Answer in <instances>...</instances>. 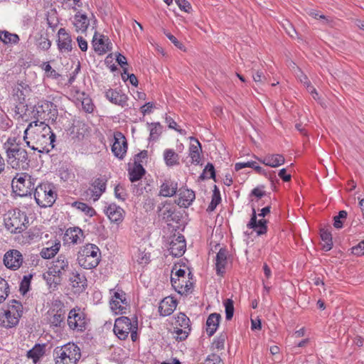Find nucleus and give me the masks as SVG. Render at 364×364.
<instances>
[{"instance_id":"9b49d317","label":"nucleus","mask_w":364,"mask_h":364,"mask_svg":"<svg viewBox=\"0 0 364 364\" xmlns=\"http://www.w3.org/2000/svg\"><path fill=\"white\" fill-rule=\"evenodd\" d=\"M57 46L60 53L63 54L69 53L73 49L75 43L65 28H60L58 31Z\"/></svg>"},{"instance_id":"69168bd1","label":"nucleus","mask_w":364,"mask_h":364,"mask_svg":"<svg viewBox=\"0 0 364 364\" xmlns=\"http://www.w3.org/2000/svg\"><path fill=\"white\" fill-rule=\"evenodd\" d=\"M38 46L42 50H47L51 46V41L46 38H41Z\"/></svg>"},{"instance_id":"4d7b16f0","label":"nucleus","mask_w":364,"mask_h":364,"mask_svg":"<svg viewBox=\"0 0 364 364\" xmlns=\"http://www.w3.org/2000/svg\"><path fill=\"white\" fill-rule=\"evenodd\" d=\"M191 331V328H176L175 331L176 333L178 335L177 339L179 341H184L188 336Z\"/></svg>"},{"instance_id":"79ce46f5","label":"nucleus","mask_w":364,"mask_h":364,"mask_svg":"<svg viewBox=\"0 0 364 364\" xmlns=\"http://www.w3.org/2000/svg\"><path fill=\"white\" fill-rule=\"evenodd\" d=\"M73 206L85 213V215L90 217H92L96 213L93 208L89 206L88 205L82 202H74L73 203Z\"/></svg>"},{"instance_id":"bb28decb","label":"nucleus","mask_w":364,"mask_h":364,"mask_svg":"<svg viewBox=\"0 0 364 364\" xmlns=\"http://www.w3.org/2000/svg\"><path fill=\"white\" fill-rule=\"evenodd\" d=\"M65 237L68 242H72L73 244L80 243L84 238L82 230L77 227L68 229L65 232Z\"/></svg>"},{"instance_id":"9d476101","label":"nucleus","mask_w":364,"mask_h":364,"mask_svg":"<svg viewBox=\"0 0 364 364\" xmlns=\"http://www.w3.org/2000/svg\"><path fill=\"white\" fill-rule=\"evenodd\" d=\"M134 321H132L130 318L126 316H121L115 320L114 326V334L120 339L125 340L134 326Z\"/></svg>"},{"instance_id":"a878e982","label":"nucleus","mask_w":364,"mask_h":364,"mask_svg":"<svg viewBox=\"0 0 364 364\" xmlns=\"http://www.w3.org/2000/svg\"><path fill=\"white\" fill-rule=\"evenodd\" d=\"M19 317L12 314L11 311H6L0 315V326L6 328L16 326L19 322Z\"/></svg>"},{"instance_id":"f03ea898","label":"nucleus","mask_w":364,"mask_h":364,"mask_svg":"<svg viewBox=\"0 0 364 364\" xmlns=\"http://www.w3.org/2000/svg\"><path fill=\"white\" fill-rule=\"evenodd\" d=\"M53 354L56 364H77L81 358L80 348L71 343L56 347Z\"/></svg>"},{"instance_id":"4468645a","label":"nucleus","mask_w":364,"mask_h":364,"mask_svg":"<svg viewBox=\"0 0 364 364\" xmlns=\"http://www.w3.org/2000/svg\"><path fill=\"white\" fill-rule=\"evenodd\" d=\"M107 178L105 176H100L95 178L91 183V187L87 189V194L93 198L94 201L97 200L106 190Z\"/></svg>"},{"instance_id":"a18cd8bd","label":"nucleus","mask_w":364,"mask_h":364,"mask_svg":"<svg viewBox=\"0 0 364 364\" xmlns=\"http://www.w3.org/2000/svg\"><path fill=\"white\" fill-rule=\"evenodd\" d=\"M32 277V274L25 275L21 282L19 290L23 295L28 291Z\"/></svg>"},{"instance_id":"f257e3e1","label":"nucleus","mask_w":364,"mask_h":364,"mask_svg":"<svg viewBox=\"0 0 364 364\" xmlns=\"http://www.w3.org/2000/svg\"><path fill=\"white\" fill-rule=\"evenodd\" d=\"M36 115L37 120L31 122L26 130L24 131L23 139L26 141L27 139L28 132L31 129H35L34 132H43L42 136L46 137L49 135L48 139L52 148L54 147L53 142L55 141V134L52 132L50 127L46 122L52 123L55 122L58 117L57 106L47 100H42L38 102L36 106Z\"/></svg>"},{"instance_id":"13d9d810","label":"nucleus","mask_w":364,"mask_h":364,"mask_svg":"<svg viewBox=\"0 0 364 364\" xmlns=\"http://www.w3.org/2000/svg\"><path fill=\"white\" fill-rule=\"evenodd\" d=\"M164 34L174 44L176 47L180 50L183 49V45L179 41H178V39L173 35L169 32H166V31H164Z\"/></svg>"},{"instance_id":"5fc2aeb1","label":"nucleus","mask_w":364,"mask_h":364,"mask_svg":"<svg viewBox=\"0 0 364 364\" xmlns=\"http://www.w3.org/2000/svg\"><path fill=\"white\" fill-rule=\"evenodd\" d=\"M352 254L358 256L364 255V240L351 248Z\"/></svg>"},{"instance_id":"0e129e2a","label":"nucleus","mask_w":364,"mask_h":364,"mask_svg":"<svg viewBox=\"0 0 364 364\" xmlns=\"http://www.w3.org/2000/svg\"><path fill=\"white\" fill-rule=\"evenodd\" d=\"M148 156V151L146 150H143L140 151L139 154L135 155L134 156V164H138L142 162V159H146Z\"/></svg>"},{"instance_id":"774afa93","label":"nucleus","mask_w":364,"mask_h":364,"mask_svg":"<svg viewBox=\"0 0 364 364\" xmlns=\"http://www.w3.org/2000/svg\"><path fill=\"white\" fill-rule=\"evenodd\" d=\"M262 188H264V186L254 188L251 192V195L255 196L258 198H261L266 195L265 191H262Z\"/></svg>"},{"instance_id":"393cba45","label":"nucleus","mask_w":364,"mask_h":364,"mask_svg":"<svg viewBox=\"0 0 364 364\" xmlns=\"http://www.w3.org/2000/svg\"><path fill=\"white\" fill-rule=\"evenodd\" d=\"M228 251L225 248H220L216 255L217 274L223 275L228 264Z\"/></svg>"},{"instance_id":"864d4df0","label":"nucleus","mask_w":364,"mask_h":364,"mask_svg":"<svg viewBox=\"0 0 364 364\" xmlns=\"http://www.w3.org/2000/svg\"><path fill=\"white\" fill-rule=\"evenodd\" d=\"M175 1L181 10L187 13H190L191 11L192 7L190 3L186 0H176Z\"/></svg>"},{"instance_id":"c9c22d12","label":"nucleus","mask_w":364,"mask_h":364,"mask_svg":"<svg viewBox=\"0 0 364 364\" xmlns=\"http://www.w3.org/2000/svg\"><path fill=\"white\" fill-rule=\"evenodd\" d=\"M320 235L322 240V249L328 251L332 248L333 242L331 232L328 230L321 229Z\"/></svg>"},{"instance_id":"c03bdc74","label":"nucleus","mask_w":364,"mask_h":364,"mask_svg":"<svg viewBox=\"0 0 364 364\" xmlns=\"http://www.w3.org/2000/svg\"><path fill=\"white\" fill-rule=\"evenodd\" d=\"M347 218V212L346 210H341L338 213V215L333 217V226L340 229L343 227V221Z\"/></svg>"},{"instance_id":"b1692460","label":"nucleus","mask_w":364,"mask_h":364,"mask_svg":"<svg viewBox=\"0 0 364 364\" xmlns=\"http://www.w3.org/2000/svg\"><path fill=\"white\" fill-rule=\"evenodd\" d=\"M177 306V302L172 297H166L160 303L159 312L161 316H166L171 315Z\"/></svg>"},{"instance_id":"39448f33","label":"nucleus","mask_w":364,"mask_h":364,"mask_svg":"<svg viewBox=\"0 0 364 364\" xmlns=\"http://www.w3.org/2000/svg\"><path fill=\"white\" fill-rule=\"evenodd\" d=\"M33 178L26 173H17L11 181L14 192L19 196L31 195L35 191Z\"/></svg>"},{"instance_id":"338daca9","label":"nucleus","mask_w":364,"mask_h":364,"mask_svg":"<svg viewBox=\"0 0 364 364\" xmlns=\"http://www.w3.org/2000/svg\"><path fill=\"white\" fill-rule=\"evenodd\" d=\"M185 284H183L182 289H178V292L181 294H188L190 292L191 288L193 287V283L189 281L184 280Z\"/></svg>"},{"instance_id":"de8ad7c7","label":"nucleus","mask_w":364,"mask_h":364,"mask_svg":"<svg viewBox=\"0 0 364 364\" xmlns=\"http://www.w3.org/2000/svg\"><path fill=\"white\" fill-rule=\"evenodd\" d=\"M225 308V317L227 320H231L234 314V306L232 300L228 299L224 301Z\"/></svg>"},{"instance_id":"3c124183","label":"nucleus","mask_w":364,"mask_h":364,"mask_svg":"<svg viewBox=\"0 0 364 364\" xmlns=\"http://www.w3.org/2000/svg\"><path fill=\"white\" fill-rule=\"evenodd\" d=\"M153 127L150 130V139L156 140L161 133L162 127L159 122L152 123Z\"/></svg>"},{"instance_id":"0eeeda50","label":"nucleus","mask_w":364,"mask_h":364,"mask_svg":"<svg viewBox=\"0 0 364 364\" xmlns=\"http://www.w3.org/2000/svg\"><path fill=\"white\" fill-rule=\"evenodd\" d=\"M31 90L28 84L23 82H17L13 88V99L18 104L15 105L16 114H21L25 107L26 97L30 94Z\"/></svg>"},{"instance_id":"4c0bfd02","label":"nucleus","mask_w":364,"mask_h":364,"mask_svg":"<svg viewBox=\"0 0 364 364\" xmlns=\"http://www.w3.org/2000/svg\"><path fill=\"white\" fill-rule=\"evenodd\" d=\"M44 354V348L40 344H36L35 346L27 352V357L31 358L34 363H36L40 358Z\"/></svg>"},{"instance_id":"c756f323","label":"nucleus","mask_w":364,"mask_h":364,"mask_svg":"<svg viewBox=\"0 0 364 364\" xmlns=\"http://www.w3.org/2000/svg\"><path fill=\"white\" fill-rule=\"evenodd\" d=\"M177 190V183L166 180L161 186L159 195L164 197H171L176 193Z\"/></svg>"},{"instance_id":"a19ab883","label":"nucleus","mask_w":364,"mask_h":364,"mask_svg":"<svg viewBox=\"0 0 364 364\" xmlns=\"http://www.w3.org/2000/svg\"><path fill=\"white\" fill-rule=\"evenodd\" d=\"M0 40L5 44L16 43L19 41V37L17 34L11 33L9 31H0Z\"/></svg>"},{"instance_id":"20e7f679","label":"nucleus","mask_w":364,"mask_h":364,"mask_svg":"<svg viewBox=\"0 0 364 364\" xmlns=\"http://www.w3.org/2000/svg\"><path fill=\"white\" fill-rule=\"evenodd\" d=\"M6 161L12 168L26 171L30 167V159L26 149L15 146L6 149Z\"/></svg>"},{"instance_id":"8fccbe9b","label":"nucleus","mask_w":364,"mask_h":364,"mask_svg":"<svg viewBox=\"0 0 364 364\" xmlns=\"http://www.w3.org/2000/svg\"><path fill=\"white\" fill-rule=\"evenodd\" d=\"M205 174H209L210 176L208 177V178H213L215 180V171L214 166L211 163H208L205 166L203 173L200 175V178L201 179H204L205 178Z\"/></svg>"},{"instance_id":"72a5a7b5","label":"nucleus","mask_w":364,"mask_h":364,"mask_svg":"<svg viewBox=\"0 0 364 364\" xmlns=\"http://www.w3.org/2000/svg\"><path fill=\"white\" fill-rule=\"evenodd\" d=\"M145 169L141 164L134 165L133 168L129 170V179L132 182L140 180L145 174Z\"/></svg>"},{"instance_id":"7ed1b4c3","label":"nucleus","mask_w":364,"mask_h":364,"mask_svg":"<svg viewBox=\"0 0 364 364\" xmlns=\"http://www.w3.org/2000/svg\"><path fill=\"white\" fill-rule=\"evenodd\" d=\"M100 250L93 244H87L78 252V264L86 269L95 268L100 262Z\"/></svg>"},{"instance_id":"ddd939ff","label":"nucleus","mask_w":364,"mask_h":364,"mask_svg":"<svg viewBox=\"0 0 364 364\" xmlns=\"http://www.w3.org/2000/svg\"><path fill=\"white\" fill-rule=\"evenodd\" d=\"M69 262L65 255L60 254L57 259L53 262V265L49 268L48 274L53 277H60L61 275L68 270Z\"/></svg>"},{"instance_id":"ea45409f","label":"nucleus","mask_w":364,"mask_h":364,"mask_svg":"<svg viewBox=\"0 0 364 364\" xmlns=\"http://www.w3.org/2000/svg\"><path fill=\"white\" fill-rule=\"evenodd\" d=\"M6 311H11V313L19 318L23 315V306L17 300L13 299L9 304Z\"/></svg>"},{"instance_id":"f704fd0d","label":"nucleus","mask_w":364,"mask_h":364,"mask_svg":"<svg viewBox=\"0 0 364 364\" xmlns=\"http://www.w3.org/2000/svg\"><path fill=\"white\" fill-rule=\"evenodd\" d=\"M164 159L168 166L179 164V156L173 149H166L164 153Z\"/></svg>"},{"instance_id":"7c9ffc66","label":"nucleus","mask_w":364,"mask_h":364,"mask_svg":"<svg viewBox=\"0 0 364 364\" xmlns=\"http://www.w3.org/2000/svg\"><path fill=\"white\" fill-rule=\"evenodd\" d=\"M221 316L219 314L213 313L209 315L206 321V331L209 336H212L216 331Z\"/></svg>"},{"instance_id":"a211bd4d","label":"nucleus","mask_w":364,"mask_h":364,"mask_svg":"<svg viewBox=\"0 0 364 364\" xmlns=\"http://www.w3.org/2000/svg\"><path fill=\"white\" fill-rule=\"evenodd\" d=\"M246 167H250L251 168H253L257 173L268 177L269 179L272 181V183H273L274 180H277L274 172L268 173L262 167L257 165V163L255 161L236 163L235 165V169L237 171Z\"/></svg>"},{"instance_id":"1a4fd4ad","label":"nucleus","mask_w":364,"mask_h":364,"mask_svg":"<svg viewBox=\"0 0 364 364\" xmlns=\"http://www.w3.org/2000/svg\"><path fill=\"white\" fill-rule=\"evenodd\" d=\"M110 293L113 294L112 299L109 301L110 308L116 314L125 313L124 310L129 306V302L126 297V293L121 290L110 289Z\"/></svg>"},{"instance_id":"6e6d98bb","label":"nucleus","mask_w":364,"mask_h":364,"mask_svg":"<svg viewBox=\"0 0 364 364\" xmlns=\"http://www.w3.org/2000/svg\"><path fill=\"white\" fill-rule=\"evenodd\" d=\"M205 364H223V363L219 355L213 353L206 358Z\"/></svg>"},{"instance_id":"f8f14e48","label":"nucleus","mask_w":364,"mask_h":364,"mask_svg":"<svg viewBox=\"0 0 364 364\" xmlns=\"http://www.w3.org/2000/svg\"><path fill=\"white\" fill-rule=\"evenodd\" d=\"M127 151V141L122 133L117 132L114 134V143L112 146V151L114 155L122 159Z\"/></svg>"},{"instance_id":"680f3d73","label":"nucleus","mask_w":364,"mask_h":364,"mask_svg":"<svg viewBox=\"0 0 364 364\" xmlns=\"http://www.w3.org/2000/svg\"><path fill=\"white\" fill-rule=\"evenodd\" d=\"M114 194L117 198L121 199L122 200H125L126 193H125L124 188L122 186H120V185L116 186V187L114 188Z\"/></svg>"},{"instance_id":"052dcab7","label":"nucleus","mask_w":364,"mask_h":364,"mask_svg":"<svg viewBox=\"0 0 364 364\" xmlns=\"http://www.w3.org/2000/svg\"><path fill=\"white\" fill-rule=\"evenodd\" d=\"M221 198L220 196H212V200L210 203L209 204L207 211L212 212L213 211L217 205L220 203Z\"/></svg>"},{"instance_id":"2eb2a0df","label":"nucleus","mask_w":364,"mask_h":364,"mask_svg":"<svg viewBox=\"0 0 364 364\" xmlns=\"http://www.w3.org/2000/svg\"><path fill=\"white\" fill-rule=\"evenodd\" d=\"M4 263L7 268L17 269L23 263V256L17 250H9L4 255Z\"/></svg>"},{"instance_id":"37998d69","label":"nucleus","mask_w":364,"mask_h":364,"mask_svg":"<svg viewBox=\"0 0 364 364\" xmlns=\"http://www.w3.org/2000/svg\"><path fill=\"white\" fill-rule=\"evenodd\" d=\"M65 316L61 311H58L50 318L49 322L52 326L61 327L64 323Z\"/></svg>"},{"instance_id":"dca6fc26","label":"nucleus","mask_w":364,"mask_h":364,"mask_svg":"<svg viewBox=\"0 0 364 364\" xmlns=\"http://www.w3.org/2000/svg\"><path fill=\"white\" fill-rule=\"evenodd\" d=\"M21 213L18 212L17 213L14 212L11 216H9L5 218V225L6 228L11 232H21L24 230L25 225L23 223H21Z\"/></svg>"},{"instance_id":"603ef678","label":"nucleus","mask_w":364,"mask_h":364,"mask_svg":"<svg viewBox=\"0 0 364 364\" xmlns=\"http://www.w3.org/2000/svg\"><path fill=\"white\" fill-rule=\"evenodd\" d=\"M227 338V336L225 334H221L220 336L217 338L213 343V348L221 350L224 348L225 341Z\"/></svg>"},{"instance_id":"58836bf2","label":"nucleus","mask_w":364,"mask_h":364,"mask_svg":"<svg viewBox=\"0 0 364 364\" xmlns=\"http://www.w3.org/2000/svg\"><path fill=\"white\" fill-rule=\"evenodd\" d=\"M77 100L81 101L82 109L88 113H92L94 110V104L92 100L84 92L80 93Z\"/></svg>"},{"instance_id":"bf43d9fd","label":"nucleus","mask_w":364,"mask_h":364,"mask_svg":"<svg viewBox=\"0 0 364 364\" xmlns=\"http://www.w3.org/2000/svg\"><path fill=\"white\" fill-rule=\"evenodd\" d=\"M43 66L44 70L46 73H49V76L53 77L55 79H58L60 77V74H58L54 69H53L48 63H44Z\"/></svg>"},{"instance_id":"6e6552de","label":"nucleus","mask_w":364,"mask_h":364,"mask_svg":"<svg viewBox=\"0 0 364 364\" xmlns=\"http://www.w3.org/2000/svg\"><path fill=\"white\" fill-rule=\"evenodd\" d=\"M68 324L73 329L83 331L87 324V317L80 309H73L70 311L68 317Z\"/></svg>"},{"instance_id":"5701e85b","label":"nucleus","mask_w":364,"mask_h":364,"mask_svg":"<svg viewBox=\"0 0 364 364\" xmlns=\"http://www.w3.org/2000/svg\"><path fill=\"white\" fill-rule=\"evenodd\" d=\"M178 191L179 197L178 200H176V203L180 207H188L196 198L194 191L183 188H180Z\"/></svg>"},{"instance_id":"09e8293b","label":"nucleus","mask_w":364,"mask_h":364,"mask_svg":"<svg viewBox=\"0 0 364 364\" xmlns=\"http://www.w3.org/2000/svg\"><path fill=\"white\" fill-rule=\"evenodd\" d=\"M9 284L7 282L0 277V301H4L9 295Z\"/></svg>"},{"instance_id":"c85d7f7f","label":"nucleus","mask_w":364,"mask_h":364,"mask_svg":"<svg viewBox=\"0 0 364 364\" xmlns=\"http://www.w3.org/2000/svg\"><path fill=\"white\" fill-rule=\"evenodd\" d=\"M74 26L77 32H85L90 24L89 20L85 14L77 12L74 16Z\"/></svg>"},{"instance_id":"412c9836","label":"nucleus","mask_w":364,"mask_h":364,"mask_svg":"<svg viewBox=\"0 0 364 364\" xmlns=\"http://www.w3.org/2000/svg\"><path fill=\"white\" fill-rule=\"evenodd\" d=\"M105 213L113 223H120L124 219V210L114 203H112L106 207Z\"/></svg>"},{"instance_id":"4be33fe9","label":"nucleus","mask_w":364,"mask_h":364,"mask_svg":"<svg viewBox=\"0 0 364 364\" xmlns=\"http://www.w3.org/2000/svg\"><path fill=\"white\" fill-rule=\"evenodd\" d=\"M190 140L193 141L189 146V156L191 159V164L198 165L200 161L202 154V147L199 141L193 136H191Z\"/></svg>"},{"instance_id":"e433bc0d","label":"nucleus","mask_w":364,"mask_h":364,"mask_svg":"<svg viewBox=\"0 0 364 364\" xmlns=\"http://www.w3.org/2000/svg\"><path fill=\"white\" fill-rule=\"evenodd\" d=\"M60 247V242H55V244L49 247H44L41 251V256L43 259H50L53 257L59 251Z\"/></svg>"},{"instance_id":"6ab92c4d","label":"nucleus","mask_w":364,"mask_h":364,"mask_svg":"<svg viewBox=\"0 0 364 364\" xmlns=\"http://www.w3.org/2000/svg\"><path fill=\"white\" fill-rule=\"evenodd\" d=\"M267 220L265 219H261L257 220V214L255 208H252V213L251 215L250 220L247 223V226L250 229H254L257 231L258 235L265 234L267 230Z\"/></svg>"},{"instance_id":"2f4dec72","label":"nucleus","mask_w":364,"mask_h":364,"mask_svg":"<svg viewBox=\"0 0 364 364\" xmlns=\"http://www.w3.org/2000/svg\"><path fill=\"white\" fill-rule=\"evenodd\" d=\"M70 281L74 288H77L78 291H82L87 287V279L85 275L78 272H73V277L70 278Z\"/></svg>"},{"instance_id":"49530a36","label":"nucleus","mask_w":364,"mask_h":364,"mask_svg":"<svg viewBox=\"0 0 364 364\" xmlns=\"http://www.w3.org/2000/svg\"><path fill=\"white\" fill-rule=\"evenodd\" d=\"M176 323L178 326H180L181 328H183L185 329L191 328V321L189 318L183 313H180L178 315Z\"/></svg>"},{"instance_id":"f3484780","label":"nucleus","mask_w":364,"mask_h":364,"mask_svg":"<svg viewBox=\"0 0 364 364\" xmlns=\"http://www.w3.org/2000/svg\"><path fill=\"white\" fill-rule=\"evenodd\" d=\"M168 250L170 254L175 257H181L185 252L186 244L184 236L178 235L172 239Z\"/></svg>"},{"instance_id":"473e14b6","label":"nucleus","mask_w":364,"mask_h":364,"mask_svg":"<svg viewBox=\"0 0 364 364\" xmlns=\"http://www.w3.org/2000/svg\"><path fill=\"white\" fill-rule=\"evenodd\" d=\"M95 36L96 35H95L92 41L95 51L100 52V53H105L111 50V47H109V43L108 42V38L105 39V36H101L100 38L97 40Z\"/></svg>"},{"instance_id":"cd10ccee","label":"nucleus","mask_w":364,"mask_h":364,"mask_svg":"<svg viewBox=\"0 0 364 364\" xmlns=\"http://www.w3.org/2000/svg\"><path fill=\"white\" fill-rule=\"evenodd\" d=\"M259 161L266 166L274 168L284 164L285 159L282 154H267L263 159H259Z\"/></svg>"},{"instance_id":"e2e57ef3","label":"nucleus","mask_w":364,"mask_h":364,"mask_svg":"<svg viewBox=\"0 0 364 364\" xmlns=\"http://www.w3.org/2000/svg\"><path fill=\"white\" fill-rule=\"evenodd\" d=\"M171 282L172 286L177 291L178 289H182L183 284H185V282H182V279L176 278L175 277H171Z\"/></svg>"},{"instance_id":"aec40b11","label":"nucleus","mask_w":364,"mask_h":364,"mask_svg":"<svg viewBox=\"0 0 364 364\" xmlns=\"http://www.w3.org/2000/svg\"><path fill=\"white\" fill-rule=\"evenodd\" d=\"M105 97L112 103L122 107L127 105L128 97L120 90L109 89L105 92Z\"/></svg>"},{"instance_id":"423d86ee","label":"nucleus","mask_w":364,"mask_h":364,"mask_svg":"<svg viewBox=\"0 0 364 364\" xmlns=\"http://www.w3.org/2000/svg\"><path fill=\"white\" fill-rule=\"evenodd\" d=\"M57 194L50 184L41 183L37 186L34 191V198L37 204L43 208L50 207L56 200Z\"/></svg>"}]
</instances>
